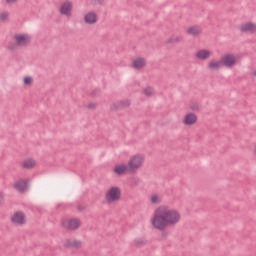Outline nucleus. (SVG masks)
<instances>
[{
  "mask_svg": "<svg viewBox=\"0 0 256 256\" xmlns=\"http://www.w3.org/2000/svg\"><path fill=\"white\" fill-rule=\"evenodd\" d=\"M181 212L167 204L158 206L150 219V225L156 231H165L167 227H175L181 223Z\"/></svg>",
  "mask_w": 256,
  "mask_h": 256,
  "instance_id": "nucleus-1",
  "label": "nucleus"
},
{
  "mask_svg": "<svg viewBox=\"0 0 256 256\" xmlns=\"http://www.w3.org/2000/svg\"><path fill=\"white\" fill-rule=\"evenodd\" d=\"M13 41L14 42L8 44V51H17L19 47H27V45H31L33 38L31 37V34L27 32H18L14 34Z\"/></svg>",
  "mask_w": 256,
  "mask_h": 256,
  "instance_id": "nucleus-2",
  "label": "nucleus"
},
{
  "mask_svg": "<svg viewBox=\"0 0 256 256\" xmlns=\"http://www.w3.org/2000/svg\"><path fill=\"white\" fill-rule=\"evenodd\" d=\"M129 173H136L145 167V154L135 153L132 154L128 159Z\"/></svg>",
  "mask_w": 256,
  "mask_h": 256,
  "instance_id": "nucleus-3",
  "label": "nucleus"
},
{
  "mask_svg": "<svg viewBox=\"0 0 256 256\" xmlns=\"http://www.w3.org/2000/svg\"><path fill=\"white\" fill-rule=\"evenodd\" d=\"M123 192L121 191V187L119 186H111L107 189L104 199L108 205H112V203H117L121 201V197Z\"/></svg>",
  "mask_w": 256,
  "mask_h": 256,
  "instance_id": "nucleus-4",
  "label": "nucleus"
},
{
  "mask_svg": "<svg viewBox=\"0 0 256 256\" xmlns=\"http://www.w3.org/2000/svg\"><path fill=\"white\" fill-rule=\"evenodd\" d=\"M81 225V219L75 217H65L60 220V226L66 231H77Z\"/></svg>",
  "mask_w": 256,
  "mask_h": 256,
  "instance_id": "nucleus-5",
  "label": "nucleus"
},
{
  "mask_svg": "<svg viewBox=\"0 0 256 256\" xmlns=\"http://www.w3.org/2000/svg\"><path fill=\"white\" fill-rule=\"evenodd\" d=\"M73 2L71 0H64L58 9L62 17H73Z\"/></svg>",
  "mask_w": 256,
  "mask_h": 256,
  "instance_id": "nucleus-6",
  "label": "nucleus"
},
{
  "mask_svg": "<svg viewBox=\"0 0 256 256\" xmlns=\"http://www.w3.org/2000/svg\"><path fill=\"white\" fill-rule=\"evenodd\" d=\"M222 67H227L228 69H233L237 65V56L233 53L224 54L221 59Z\"/></svg>",
  "mask_w": 256,
  "mask_h": 256,
  "instance_id": "nucleus-7",
  "label": "nucleus"
},
{
  "mask_svg": "<svg viewBox=\"0 0 256 256\" xmlns=\"http://www.w3.org/2000/svg\"><path fill=\"white\" fill-rule=\"evenodd\" d=\"M199 121V116L195 112H187L182 117V123L185 125V127H193L194 125H197Z\"/></svg>",
  "mask_w": 256,
  "mask_h": 256,
  "instance_id": "nucleus-8",
  "label": "nucleus"
},
{
  "mask_svg": "<svg viewBox=\"0 0 256 256\" xmlns=\"http://www.w3.org/2000/svg\"><path fill=\"white\" fill-rule=\"evenodd\" d=\"M10 221L13 225H25L27 223V216L23 211H16L11 215Z\"/></svg>",
  "mask_w": 256,
  "mask_h": 256,
  "instance_id": "nucleus-9",
  "label": "nucleus"
},
{
  "mask_svg": "<svg viewBox=\"0 0 256 256\" xmlns=\"http://www.w3.org/2000/svg\"><path fill=\"white\" fill-rule=\"evenodd\" d=\"M238 31H240V33H250V35H255L256 23L253 21L244 22L239 25Z\"/></svg>",
  "mask_w": 256,
  "mask_h": 256,
  "instance_id": "nucleus-10",
  "label": "nucleus"
},
{
  "mask_svg": "<svg viewBox=\"0 0 256 256\" xmlns=\"http://www.w3.org/2000/svg\"><path fill=\"white\" fill-rule=\"evenodd\" d=\"M83 22L85 25H97L99 23V16L95 11H88L83 16Z\"/></svg>",
  "mask_w": 256,
  "mask_h": 256,
  "instance_id": "nucleus-11",
  "label": "nucleus"
},
{
  "mask_svg": "<svg viewBox=\"0 0 256 256\" xmlns=\"http://www.w3.org/2000/svg\"><path fill=\"white\" fill-rule=\"evenodd\" d=\"M29 187V179L20 178L13 183V189L19 193H25Z\"/></svg>",
  "mask_w": 256,
  "mask_h": 256,
  "instance_id": "nucleus-12",
  "label": "nucleus"
},
{
  "mask_svg": "<svg viewBox=\"0 0 256 256\" xmlns=\"http://www.w3.org/2000/svg\"><path fill=\"white\" fill-rule=\"evenodd\" d=\"M213 52L209 49H199L195 52L194 57L198 61H207V59H211Z\"/></svg>",
  "mask_w": 256,
  "mask_h": 256,
  "instance_id": "nucleus-13",
  "label": "nucleus"
},
{
  "mask_svg": "<svg viewBox=\"0 0 256 256\" xmlns=\"http://www.w3.org/2000/svg\"><path fill=\"white\" fill-rule=\"evenodd\" d=\"M132 67L136 71H141L142 69H145V67H147V59L143 57L134 58L132 61Z\"/></svg>",
  "mask_w": 256,
  "mask_h": 256,
  "instance_id": "nucleus-14",
  "label": "nucleus"
},
{
  "mask_svg": "<svg viewBox=\"0 0 256 256\" xmlns=\"http://www.w3.org/2000/svg\"><path fill=\"white\" fill-rule=\"evenodd\" d=\"M113 172L115 175H125L126 173H129V164H116L113 168Z\"/></svg>",
  "mask_w": 256,
  "mask_h": 256,
  "instance_id": "nucleus-15",
  "label": "nucleus"
},
{
  "mask_svg": "<svg viewBox=\"0 0 256 256\" xmlns=\"http://www.w3.org/2000/svg\"><path fill=\"white\" fill-rule=\"evenodd\" d=\"M221 67H223V63L220 60H210L207 64V69H209V71H219V69H221Z\"/></svg>",
  "mask_w": 256,
  "mask_h": 256,
  "instance_id": "nucleus-16",
  "label": "nucleus"
},
{
  "mask_svg": "<svg viewBox=\"0 0 256 256\" xmlns=\"http://www.w3.org/2000/svg\"><path fill=\"white\" fill-rule=\"evenodd\" d=\"M187 35H192L193 37H199L201 33H203V30L201 29V26L193 25L186 29Z\"/></svg>",
  "mask_w": 256,
  "mask_h": 256,
  "instance_id": "nucleus-17",
  "label": "nucleus"
},
{
  "mask_svg": "<svg viewBox=\"0 0 256 256\" xmlns=\"http://www.w3.org/2000/svg\"><path fill=\"white\" fill-rule=\"evenodd\" d=\"M81 245H83V242H81V240H77V239L64 240V247H72L73 249H79Z\"/></svg>",
  "mask_w": 256,
  "mask_h": 256,
  "instance_id": "nucleus-18",
  "label": "nucleus"
},
{
  "mask_svg": "<svg viewBox=\"0 0 256 256\" xmlns=\"http://www.w3.org/2000/svg\"><path fill=\"white\" fill-rule=\"evenodd\" d=\"M23 169H34L37 167V161L33 158H28L22 162Z\"/></svg>",
  "mask_w": 256,
  "mask_h": 256,
  "instance_id": "nucleus-19",
  "label": "nucleus"
},
{
  "mask_svg": "<svg viewBox=\"0 0 256 256\" xmlns=\"http://www.w3.org/2000/svg\"><path fill=\"white\" fill-rule=\"evenodd\" d=\"M142 95L144 97H153L155 95V88L152 86H146L142 89Z\"/></svg>",
  "mask_w": 256,
  "mask_h": 256,
  "instance_id": "nucleus-20",
  "label": "nucleus"
},
{
  "mask_svg": "<svg viewBox=\"0 0 256 256\" xmlns=\"http://www.w3.org/2000/svg\"><path fill=\"white\" fill-rule=\"evenodd\" d=\"M34 82L35 78H33V76L27 75L22 78L23 87H31V85H33Z\"/></svg>",
  "mask_w": 256,
  "mask_h": 256,
  "instance_id": "nucleus-21",
  "label": "nucleus"
},
{
  "mask_svg": "<svg viewBox=\"0 0 256 256\" xmlns=\"http://www.w3.org/2000/svg\"><path fill=\"white\" fill-rule=\"evenodd\" d=\"M163 201V198L159 194H152L150 196V202L152 205H159Z\"/></svg>",
  "mask_w": 256,
  "mask_h": 256,
  "instance_id": "nucleus-22",
  "label": "nucleus"
},
{
  "mask_svg": "<svg viewBox=\"0 0 256 256\" xmlns=\"http://www.w3.org/2000/svg\"><path fill=\"white\" fill-rule=\"evenodd\" d=\"M117 105H118V107H119L120 109H125V108H127V107H130V105H131V100H129V99L121 100V101H119V102L117 103Z\"/></svg>",
  "mask_w": 256,
  "mask_h": 256,
  "instance_id": "nucleus-23",
  "label": "nucleus"
},
{
  "mask_svg": "<svg viewBox=\"0 0 256 256\" xmlns=\"http://www.w3.org/2000/svg\"><path fill=\"white\" fill-rule=\"evenodd\" d=\"M200 109H201V106L197 102H192L189 105V110L192 111V113L200 111Z\"/></svg>",
  "mask_w": 256,
  "mask_h": 256,
  "instance_id": "nucleus-24",
  "label": "nucleus"
},
{
  "mask_svg": "<svg viewBox=\"0 0 256 256\" xmlns=\"http://www.w3.org/2000/svg\"><path fill=\"white\" fill-rule=\"evenodd\" d=\"M182 38L179 36H172L168 38V43H181Z\"/></svg>",
  "mask_w": 256,
  "mask_h": 256,
  "instance_id": "nucleus-25",
  "label": "nucleus"
},
{
  "mask_svg": "<svg viewBox=\"0 0 256 256\" xmlns=\"http://www.w3.org/2000/svg\"><path fill=\"white\" fill-rule=\"evenodd\" d=\"M9 19V12L4 11L0 13V21H7Z\"/></svg>",
  "mask_w": 256,
  "mask_h": 256,
  "instance_id": "nucleus-26",
  "label": "nucleus"
},
{
  "mask_svg": "<svg viewBox=\"0 0 256 256\" xmlns=\"http://www.w3.org/2000/svg\"><path fill=\"white\" fill-rule=\"evenodd\" d=\"M105 0H90V5L97 7V5H103Z\"/></svg>",
  "mask_w": 256,
  "mask_h": 256,
  "instance_id": "nucleus-27",
  "label": "nucleus"
},
{
  "mask_svg": "<svg viewBox=\"0 0 256 256\" xmlns=\"http://www.w3.org/2000/svg\"><path fill=\"white\" fill-rule=\"evenodd\" d=\"M87 109L93 110V109H97V102H90L86 105Z\"/></svg>",
  "mask_w": 256,
  "mask_h": 256,
  "instance_id": "nucleus-28",
  "label": "nucleus"
},
{
  "mask_svg": "<svg viewBox=\"0 0 256 256\" xmlns=\"http://www.w3.org/2000/svg\"><path fill=\"white\" fill-rule=\"evenodd\" d=\"M134 243H135V245H143V244H145V239H143V238L135 239Z\"/></svg>",
  "mask_w": 256,
  "mask_h": 256,
  "instance_id": "nucleus-29",
  "label": "nucleus"
},
{
  "mask_svg": "<svg viewBox=\"0 0 256 256\" xmlns=\"http://www.w3.org/2000/svg\"><path fill=\"white\" fill-rule=\"evenodd\" d=\"M6 5H15L19 0H3Z\"/></svg>",
  "mask_w": 256,
  "mask_h": 256,
  "instance_id": "nucleus-30",
  "label": "nucleus"
},
{
  "mask_svg": "<svg viewBox=\"0 0 256 256\" xmlns=\"http://www.w3.org/2000/svg\"><path fill=\"white\" fill-rule=\"evenodd\" d=\"M253 152H254L255 155H256V143L254 144Z\"/></svg>",
  "mask_w": 256,
  "mask_h": 256,
  "instance_id": "nucleus-31",
  "label": "nucleus"
}]
</instances>
